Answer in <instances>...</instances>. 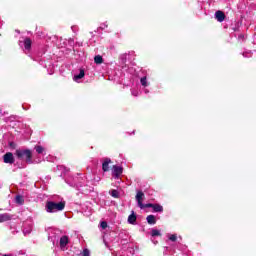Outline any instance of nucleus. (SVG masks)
I'll return each instance as SVG.
<instances>
[{"instance_id": "c85d7f7f", "label": "nucleus", "mask_w": 256, "mask_h": 256, "mask_svg": "<svg viewBox=\"0 0 256 256\" xmlns=\"http://www.w3.org/2000/svg\"><path fill=\"white\" fill-rule=\"evenodd\" d=\"M144 93H146V94L149 93V90H148V89H145V90H144Z\"/></svg>"}, {"instance_id": "423d86ee", "label": "nucleus", "mask_w": 256, "mask_h": 256, "mask_svg": "<svg viewBox=\"0 0 256 256\" xmlns=\"http://www.w3.org/2000/svg\"><path fill=\"white\" fill-rule=\"evenodd\" d=\"M13 219V215L4 213L0 214V223H5V221H11Z\"/></svg>"}, {"instance_id": "39448f33", "label": "nucleus", "mask_w": 256, "mask_h": 256, "mask_svg": "<svg viewBox=\"0 0 256 256\" xmlns=\"http://www.w3.org/2000/svg\"><path fill=\"white\" fill-rule=\"evenodd\" d=\"M3 160H4V163H9L10 165H13V163H15V158L13 157V153L11 152H7L3 156Z\"/></svg>"}, {"instance_id": "f257e3e1", "label": "nucleus", "mask_w": 256, "mask_h": 256, "mask_svg": "<svg viewBox=\"0 0 256 256\" xmlns=\"http://www.w3.org/2000/svg\"><path fill=\"white\" fill-rule=\"evenodd\" d=\"M63 209H65V202L48 201L45 206L47 213H57L63 211Z\"/></svg>"}, {"instance_id": "20e7f679", "label": "nucleus", "mask_w": 256, "mask_h": 256, "mask_svg": "<svg viewBox=\"0 0 256 256\" xmlns=\"http://www.w3.org/2000/svg\"><path fill=\"white\" fill-rule=\"evenodd\" d=\"M123 174V168L117 165L113 166L112 175L114 178L119 179L121 175Z\"/></svg>"}, {"instance_id": "ddd939ff", "label": "nucleus", "mask_w": 256, "mask_h": 256, "mask_svg": "<svg viewBox=\"0 0 256 256\" xmlns=\"http://www.w3.org/2000/svg\"><path fill=\"white\" fill-rule=\"evenodd\" d=\"M146 221L149 225H155V223H157V219L154 215H148Z\"/></svg>"}, {"instance_id": "7ed1b4c3", "label": "nucleus", "mask_w": 256, "mask_h": 256, "mask_svg": "<svg viewBox=\"0 0 256 256\" xmlns=\"http://www.w3.org/2000/svg\"><path fill=\"white\" fill-rule=\"evenodd\" d=\"M144 199L145 194L143 193V191H138L136 194V201L138 203V207H140V209H153L154 204H143Z\"/></svg>"}, {"instance_id": "6ab92c4d", "label": "nucleus", "mask_w": 256, "mask_h": 256, "mask_svg": "<svg viewBox=\"0 0 256 256\" xmlns=\"http://www.w3.org/2000/svg\"><path fill=\"white\" fill-rule=\"evenodd\" d=\"M35 149L39 155H43V153L45 152V148H43L42 146H35Z\"/></svg>"}, {"instance_id": "4468645a", "label": "nucleus", "mask_w": 256, "mask_h": 256, "mask_svg": "<svg viewBox=\"0 0 256 256\" xmlns=\"http://www.w3.org/2000/svg\"><path fill=\"white\" fill-rule=\"evenodd\" d=\"M85 77V70H80L79 74L75 75L73 80L79 81V79H83Z\"/></svg>"}, {"instance_id": "dca6fc26", "label": "nucleus", "mask_w": 256, "mask_h": 256, "mask_svg": "<svg viewBox=\"0 0 256 256\" xmlns=\"http://www.w3.org/2000/svg\"><path fill=\"white\" fill-rule=\"evenodd\" d=\"M15 203H17V205H23V203H25V198L21 195H17L15 197Z\"/></svg>"}, {"instance_id": "1a4fd4ad", "label": "nucleus", "mask_w": 256, "mask_h": 256, "mask_svg": "<svg viewBox=\"0 0 256 256\" xmlns=\"http://www.w3.org/2000/svg\"><path fill=\"white\" fill-rule=\"evenodd\" d=\"M68 243H69V237H67V236H62V237L60 238V248H61V249H64L65 247H67Z\"/></svg>"}, {"instance_id": "9d476101", "label": "nucleus", "mask_w": 256, "mask_h": 256, "mask_svg": "<svg viewBox=\"0 0 256 256\" xmlns=\"http://www.w3.org/2000/svg\"><path fill=\"white\" fill-rule=\"evenodd\" d=\"M31 231H33V226L31 224L24 223L23 225V233L24 235H29L31 233Z\"/></svg>"}, {"instance_id": "f3484780", "label": "nucleus", "mask_w": 256, "mask_h": 256, "mask_svg": "<svg viewBox=\"0 0 256 256\" xmlns=\"http://www.w3.org/2000/svg\"><path fill=\"white\" fill-rule=\"evenodd\" d=\"M94 63H96V65H101V63H103V57L101 55L95 56Z\"/></svg>"}, {"instance_id": "f8f14e48", "label": "nucleus", "mask_w": 256, "mask_h": 256, "mask_svg": "<svg viewBox=\"0 0 256 256\" xmlns=\"http://www.w3.org/2000/svg\"><path fill=\"white\" fill-rule=\"evenodd\" d=\"M109 163H111V160H110L109 158H105V159H104V162H103V164H102V170H103L104 172L109 171Z\"/></svg>"}, {"instance_id": "aec40b11", "label": "nucleus", "mask_w": 256, "mask_h": 256, "mask_svg": "<svg viewBox=\"0 0 256 256\" xmlns=\"http://www.w3.org/2000/svg\"><path fill=\"white\" fill-rule=\"evenodd\" d=\"M151 235H152V237H159V236H161V232L157 229H152Z\"/></svg>"}, {"instance_id": "bb28decb", "label": "nucleus", "mask_w": 256, "mask_h": 256, "mask_svg": "<svg viewBox=\"0 0 256 256\" xmlns=\"http://www.w3.org/2000/svg\"><path fill=\"white\" fill-rule=\"evenodd\" d=\"M132 95H133L134 97H137V96L139 95V92H137V91H135V90H132Z\"/></svg>"}, {"instance_id": "7c9ffc66", "label": "nucleus", "mask_w": 256, "mask_h": 256, "mask_svg": "<svg viewBox=\"0 0 256 256\" xmlns=\"http://www.w3.org/2000/svg\"><path fill=\"white\" fill-rule=\"evenodd\" d=\"M3 256H11V255H9V254H4Z\"/></svg>"}, {"instance_id": "cd10ccee", "label": "nucleus", "mask_w": 256, "mask_h": 256, "mask_svg": "<svg viewBox=\"0 0 256 256\" xmlns=\"http://www.w3.org/2000/svg\"><path fill=\"white\" fill-rule=\"evenodd\" d=\"M107 27V24H102L101 26H100V29H105Z\"/></svg>"}, {"instance_id": "2eb2a0df", "label": "nucleus", "mask_w": 256, "mask_h": 256, "mask_svg": "<svg viewBox=\"0 0 256 256\" xmlns=\"http://www.w3.org/2000/svg\"><path fill=\"white\" fill-rule=\"evenodd\" d=\"M152 209L155 213H163V206L159 204H154V206H152Z\"/></svg>"}, {"instance_id": "6e6552de", "label": "nucleus", "mask_w": 256, "mask_h": 256, "mask_svg": "<svg viewBox=\"0 0 256 256\" xmlns=\"http://www.w3.org/2000/svg\"><path fill=\"white\" fill-rule=\"evenodd\" d=\"M215 17L217 21H219V23H223V21H225V13H223L222 11H216Z\"/></svg>"}, {"instance_id": "c756f323", "label": "nucleus", "mask_w": 256, "mask_h": 256, "mask_svg": "<svg viewBox=\"0 0 256 256\" xmlns=\"http://www.w3.org/2000/svg\"><path fill=\"white\" fill-rule=\"evenodd\" d=\"M241 38H243V35H240V36H239V39H241Z\"/></svg>"}, {"instance_id": "f03ea898", "label": "nucleus", "mask_w": 256, "mask_h": 256, "mask_svg": "<svg viewBox=\"0 0 256 256\" xmlns=\"http://www.w3.org/2000/svg\"><path fill=\"white\" fill-rule=\"evenodd\" d=\"M16 156L21 161H26V163H33V161L31 160L33 157V153L31 152V150H16Z\"/></svg>"}, {"instance_id": "a211bd4d", "label": "nucleus", "mask_w": 256, "mask_h": 256, "mask_svg": "<svg viewBox=\"0 0 256 256\" xmlns=\"http://www.w3.org/2000/svg\"><path fill=\"white\" fill-rule=\"evenodd\" d=\"M140 82H141V85H142L143 87H149V82H147V77H142V78L140 79Z\"/></svg>"}, {"instance_id": "a878e982", "label": "nucleus", "mask_w": 256, "mask_h": 256, "mask_svg": "<svg viewBox=\"0 0 256 256\" xmlns=\"http://www.w3.org/2000/svg\"><path fill=\"white\" fill-rule=\"evenodd\" d=\"M128 251L130 252V255H127V256H132L133 253H135V250H133V248H129Z\"/></svg>"}, {"instance_id": "412c9836", "label": "nucleus", "mask_w": 256, "mask_h": 256, "mask_svg": "<svg viewBox=\"0 0 256 256\" xmlns=\"http://www.w3.org/2000/svg\"><path fill=\"white\" fill-rule=\"evenodd\" d=\"M110 195L112 197H114L115 199H119V191H117V190H112Z\"/></svg>"}, {"instance_id": "9b49d317", "label": "nucleus", "mask_w": 256, "mask_h": 256, "mask_svg": "<svg viewBox=\"0 0 256 256\" xmlns=\"http://www.w3.org/2000/svg\"><path fill=\"white\" fill-rule=\"evenodd\" d=\"M32 41L30 38H25L24 39V49L25 51H31V45H32Z\"/></svg>"}, {"instance_id": "b1692460", "label": "nucleus", "mask_w": 256, "mask_h": 256, "mask_svg": "<svg viewBox=\"0 0 256 256\" xmlns=\"http://www.w3.org/2000/svg\"><path fill=\"white\" fill-rule=\"evenodd\" d=\"M100 227L102 229H107V222H105V221L101 222Z\"/></svg>"}, {"instance_id": "393cba45", "label": "nucleus", "mask_w": 256, "mask_h": 256, "mask_svg": "<svg viewBox=\"0 0 256 256\" xmlns=\"http://www.w3.org/2000/svg\"><path fill=\"white\" fill-rule=\"evenodd\" d=\"M243 57H251V52H244Z\"/></svg>"}, {"instance_id": "0eeeda50", "label": "nucleus", "mask_w": 256, "mask_h": 256, "mask_svg": "<svg viewBox=\"0 0 256 256\" xmlns=\"http://www.w3.org/2000/svg\"><path fill=\"white\" fill-rule=\"evenodd\" d=\"M128 223L130 225H135V223H137V215H135V211H132V213L128 216Z\"/></svg>"}, {"instance_id": "4be33fe9", "label": "nucleus", "mask_w": 256, "mask_h": 256, "mask_svg": "<svg viewBox=\"0 0 256 256\" xmlns=\"http://www.w3.org/2000/svg\"><path fill=\"white\" fill-rule=\"evenodd\" d=\"M169 240L170 241H177V234L170 235Z\"/></svg>"}, {"instance_id": "5701e85b", "label": "nucleus", "mask_w": 256, "mask_h": 256, "mask_svg": "<svg viewBox=\"0 0 256 256\" xmlns=\"http://www.w3.org/2000/svg\"><path fill=\"white\" fill-rule=\"evenodd\" d=\"M91 253L89 252V249H84L82 252V256H89Z\"/></svg>"}]
</instances>
